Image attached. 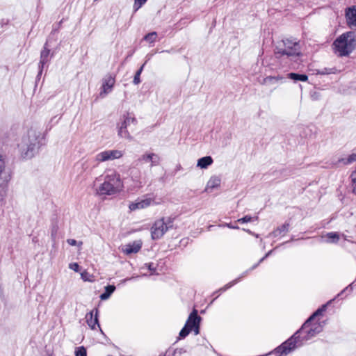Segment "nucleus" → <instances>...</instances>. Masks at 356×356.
<instances>
[{"instance_id":"obj_1","label":"nucleus","mask_w":356,"mask_h":356,"mask_svg":"<svg viewBox=\"0 0 356 356\" xmlns=\"http://www.w3.org/2000/svg\"><path fill=\"white\" fill-rule=\"evenodd\" d=\"M44 140V136L36 125L27 128L17 143V149L24 159H31L38 152Z\"/></svg>"},{"instance_id":"obj_2","label":"nucleus","mask_w":356,"mask_h":356,"mask_svg":"<svg viewBox=\"0 0 356 356\" xmlns=\"http://www.w3.org/2000/svg\"><path fill=\"white\" fill-rule=\"evenodd\" d=\"M274 54L277 58L286 56L293 60L302 55L301 47L296 40L286 38L277 42Z\"/></svg>"},{"instance_id":"obj_3","label":"nucleus","mask_w":356,"mask_h":356,"mask_svg":"<svg viewBox=\"0 0 356 356\" xmlns=\"http://www.w3.org/2000/svg\"><path fill=\"white\" fill-rule=\"evenodd\" d=\"M334 49L339 56H348L356 48V34L348 31L337 38L333 43Z\"/></svg>"},{"instance_id":"obj_4","label":"nucleus","mask_w":356,"mask_h":356,"mask_svg":"<svg viewBox=\"0 0 356 356\" xmlns=\"http://www.w3.org/2000/svg\"><path fill=\"white\" fill-rule=\"evenodd\" d=\"M123 183L120 179V175L113 172L110 175H106L104 181L99 186L97 193L100 195H114L122 191Z\"/></svg>"},{"instance_id":"obj_5","label":"nucleus","mask_w":356,"mask_h":356,"mask_svg":"<svg viewBox=\"0 0 356 356\" xmlns=\"http://www.w3.org/2000/svg\"><path fill=\"white\" fill-rule=\"evenodd\" d=\"M301 328L297 331L291 338L282 343L274 350L275 353L279 354V356L286 355L293 350L296 347L302 345Z\"/></svg>"},{"instance_id":"obj_6","label":"nucleus","mask_w":356,"mask_h":356,"mask_svg":"<svg viewBox=\"0 0 356 356\" xmlns=\"http://www.w3.org/2000/svg\"><path fill=\"white\" fill-rule=\"evenodd\" d=\"M172 227V220L170 218H161L156 220L151 227V236L153 240L161 238L164 234Z\"/></svg>"},{"instance_id":"obj_7","label":"nucleus","mask_w":356,"mask_h":356,"mask_svg":"<svg viewBox=\"0 0 356 356\" xmlns=\"http://www.w3.org/2000/svg\"><path fill=\"white\" fill-rule=\"evenodd\" d=\"M201 318L197 315V310L194 309L189 315L185 326L179 332L181 338L186 337L191 330L194 331L195 335L200 332V323Z\"/></svg>"},{"instance_id":"obj_8","label":"nucleus","mask_w":356,"mask_h":356,"mask_svg":"<svg viewBox=\"0 0 356 356\" xmlns=\"http://www.w3.org/2000/svg\"><path fill=\"white\" fill-rule=\"evenodd\" d=\"M124 152L118 149L104 150L96 154L95 161L102 163L120 159L123 156Z\"/></svg>"},{"instance_id":"obj_9","label":"nucleus","mask_w":356,"mask_h":356,"mask_svg":"<svg viewBox=\"0 0 356 356\" xmlns=\"http://www.w3.org/2000/svg\"><path fill=\"white\" fill-rule=\"evenodd\" d=\"M11 178V172L6 166L4 157L0 154V188L6 186Z\"/></svg>"},{"instance_id":"obj_10","label":"nucleus","mask_w":356,"mask_h":356,"mask_svg":"<svg viewBox=\"0 0 356 356\" xmlns=\"http://www.w3.org/2000/svg\"><path fill=\"white\" fill-rule=\"evenodd\" d=\"M136 120L135 118L130 115L129 113L124 116V121L118 129V136L122 138L131 139V136L127 131V127L131 124H136Z\"/></svg>"},{"instance_id":"obj_11","label":"nucleus","mask_w":356,"mask_h":356,"mask_svg":"<svg viewBox=\"0 0 356 356\" xmlns=\"http://www.w3.org/2000/svg\"><path fill=\"white\" fill-rule=\"evenodd\" d=\"M154 204H156L154 198L145 197L143 199H138L136 202L130 203L129 205V209L130 211H136L138 209L147 208Z\"/></svg>"},{"instance_id":"obj_12","label":"nucleus","mask_w":356,"mask_h":356,"mask_svg":"<svg viewBox=\"0 0 356 356\" xmlns=\"http://www.w3.org/2000/svg\"><path fill=\"white\" fill-rule=\"evenodd\" d=\"M142 247V241L140 240L133 241L122 246V252L125 254H135L140 251Z\"/></svg>"},{"instance_id":"obj_13","label":"nucleus","mask_w":356,"mask_h":356,"mask_svg":"<svg viewBox=\"0 0 356 356\" xmlns=\"http://www.w3.org/2000/svg\"><path fill=\"white\" fill-rule=\"evenodd\" d=\"M115 84V79L111 74L106 75L103 79L102 90L100 92L101 96H105L111 92Z\"/></svg>"},{"instance_id":"obj_14","label":"nucleus","mask_w":356,"mask_h":356,"mask_svg":"<svg viewBox=\"0 0 356 356\" xmlns=\"http://www.w3.org/2000/svg\"><path fill=\"white\" fill-rule=\"evenodd\" d=\"M310 325H311V322L309 323V325L307 327V328H306L301 332V334L303 332L306 333V335L302 337V340H309L312 337L315 336L316 334L321 332V330H322V327L319 324H314L312 325V327H310Z\"/></svg>"},{"instance_id":"obj_15","label":"nucleus","mask_w":356,"mask_h":356,"mask_svg":"<svg viewBox=\"0 0 356 356\" xmlns=\"http://www.w3.org/2000/svg\"><path fill=\"white\" fill-rule=\"evenodd\" d=\"M98 312L99 311L97 309H95L90 312L89 313L86 314V315L87 324L92 330H95L96 325H97L99 327L97 317Z\"/></svg>"},{"instance_id":"obj_16","label":"nucleus","mask_w":356,"mask_h":356,"mask_svg":"<svg viewBox=\"0 0 356 356\" xmlns=\"http://www.w3.org/2000/svg\"><path fill=\"white\" fill-rule=\"evenodd\" d=\"M346 22L349 27L356 28V9L350 7L346 10Z\"/></svg>"},{"instance_id":"obj_17","label":"nucleus","mask_w":356,"mask_h":356,"mask_svg":"<svg viewBox=\"0 0 356 356\" xmlns=\"http://www.w3.org/2000/svg\"><path fill=\"white\" fill-rule=\"evenodd\" d=\"M139 160L146 163L149 162L151 163V167H153L159 163L160 158L154 153H149L143 154Z\"/></svg>"},{"instance_id":"obj_18","label":"nucleus","mask_w":356,"mask_h":356,"mask_svg":"<svg viewBox=\"0 0 356 356\" xmlns=\"http://www.w3.org/2000/svg\"><path fill=\"white\" fill-rule=\"evenodd\" d=\"M49 54H50V50L49 49H47V47L45 45L44 47V49L41 51V54H40V62H39L40 70H39V72H38V75H40L42 74L44 65L47 63H48Z\"/></svg>"},{"instance_id":"obj_19","label":"nucleus","mask_w":356,"mask_h":356,"mask_svg":"<svg viewBox=\"0 0 356 356\" xmlns=\"http://www.w3.org/2000/svg\"><path fill=\"white\" fill-rule=\"evenodd\" d=\"M220 179L217 176H213L207 182L205 191L211 192L213 189L218 188L220 184Z\"/></svg>"},{"instance_id":"obj_20","label":"nucleus","mask_w":356,"mask_h":356,"mask_svg":"<svg viewBox=\"0 0 356 356\" xmlns=\"http://www.w3.org/2000/svg\"><path fill=\"white\" fill-rule=\"evenodd\" d=\"M213 159L210 156L202 157L197 160V167L202 169L207 168L213 163Z\"/></svg>"},{"instance_id":"obj_21","label":"nucleus","mask_w":356,"mask_h":356,"mask_svg":"<svg viewBox=\"0 0 356 356\" xmlns=\"http://www.w3.org/2000/svg\"><path fill=\"white\" fill-rule=\"evenodd\" d=\"M325 308H326V305H323L321 308L317 309L307 321L306 322L302 325V327H301V331H303L304 330H305L306 328H307V327L309 326V323L317 316L321 314V313L325 310Z\"/></svg>"},{"instance_id":"obj_22","label":"nucleus","mask_w":356,"mask_h":356,"mask_svg":"<svg viewBox=\"0 0 356 356\" xmlns=\"http://www.w3.org/2000/svg\"><path fill=\"white\" fill-rule=\"evenodd\" d=\"M115 290L113 285H108L105 287V291L100 295V299L102 300H107Z\"/></svg>"},{"instance_id":"obj_23","label":"nucleus","mask_w":356,"mask_h":356,"mask_svg":"<svg viewBox=\"0 0 356 356\" xmlns=\"http://www.w3.org/2000/svg\"><path fill=\"white\" fill-rule=\"evenodd\" d=\"M283 79V77L277 76H268L264 79L262 83L265 85H274L278 83L279 81Z\"/></svg>"},{"instance_id":"obj_24","label":"nucleus","mask_w":356,"mask_h":356,"mask_svg":"<svg viewBox=\"0 0 356 356\" xmlns=\"http://www.w3.org/2000/svg\"><path fill=\"white\" fill-rule=\"evenodd\" d=\"M340 70H337L336 67H324L321 70H318L317 74L322 75H328L332 74H337L339 72Z\"/></svg>"},{"instance_id":"obj_25","label":"nucleus","mask_w":356,"mask_h":356,"mask_svg":"<svg viewBox=\"0 0 356 356\" xmlns=\"http://www.w3.org/2000/svg\"><path fill=\"white\" fill-rule=\"evenodd\" d=\"M325 236L327 238L326 242L330 243H337L340 238L339 234L337 232L327 233Z\"/></svg>"},{"instance_id":"obj_26","label":"nucleus","mask_w":356,"mask_h":356,"mask_svg":"<svg viewBox=\"0 0 356 356\" xmlns=\"http://www.w3.org/2000/svg\"><path fill=\"white\" fill-rule=\"evenodd\" d=\"M288 77L294 81H307L308 76L306 74H299L296 73L288 74Z\"/></svg>"},{"instance_id":"obj_27","label":"nucleus","mask_w":356,"mask_h":356,"mask_svg":"<svg viewBox=\"0 0 356 356\" xmlns=\"http://www.w3.org/2000/svg\"><path fill=\"white\" fill-rule=\"evenodd\" d=\"M289 225L288 223L284 224L280 227L277 228L273 232V235L275 236H280V235H281L282 234L286 233L288 232V230H289Z\"/></svg>"},{"instance_id":"obj_28","label":"nucleus","mask_w":356,"mask_h":356,"mask_svg":"<svg viewBox=\"0 0 356 356\" xmlns=\"http://www.w3.org/2000/svg\"><path fill=\"white\" fill-rule=\"evenodd\" d=\"M131 180L134 184V187L137 188H142L145 184L144 181L141 180L140 176L132 175Z\"/></svg>"},{"instance_id":"obj_29","label":"nucleus","mask_w":356,"mask_h":356,"mask_svg":"<svg viewBox=\"0 0 356 356\" xmlns=\"http://www.w3.org/2000/svg\"><path fill=\"white\" fill-rule=\"evenodd\" d=\"M156 38H157V33L156 32H152V33L147 34L144 37V39L147 42H148L149 43H152L156 40Z\"/></svg>"},{"instance_id":"obj_30","label":"nucleus","mask_w":356,"mask_h":356,"mask_svg":"<svg viewBox=\"0 0 356 356\" xmlns=\"http://www.w3.org/2000/svg\"><path fill=\"white\" fill-rule=\"evenodd\" d=\"M81 279L86 282H93L94 281V278H93V276L90 275L88 272L86 271H83V273H81Z\"/></svg>"},{"instance_id":"obj_31","label":"nucleus","mask_w":356,"mask_h":356,"mask_svg":"<svg viewBox=\"0 0 356 356\" xmlns=\"http://www.w3.org/2000/svg\"><path fill=\"white\" fill-rule=\"evenodd\" d=\"M143 67H144V65H143L136 72L135 76H134V81H133V83L135 84V85H138L140 83V74L143 71Z\"/></svg>"},{"instance_id":"obj_32","label":"nucleus","mask_w":356,"mask_h":356,"mask_svg":"<svg viewBox=\"0 0 356 356\" xmlns=\"http://www.w3.org/2000/svg\"><path fill=\"white\" fill-rule=\"evenodd\" d=\"M75 356H87L86 349L83 346L78 347L75 350Z\"/></svg>"},{"instance_id":"obj_33","label":"nucleus","mask_w":356,"mask_h":356,"mask_svg":"<svg viewBox=\"0 0 356 356\" xmlns=\"http://www.w3.org/2000/svg\"><path fill=\"white\" fill-rule=\"evenodd\" d=\"M147 0H134V10L137 11L143 4L145 3Z\"/></svg>"},{"instance_id":"obj_34","label":"nucleus","mask_w":356,"mask_h":356,"mask_svg":"<svg viewBox=\"0 0 356 356\" xmlns=\"http://www.w3.org/2000/svg\"><path fill=\"white\" fill-rule=\"evenodd\" d=\"M342 161L345 163V164H349V163H351L353 161H356V152H353V154H351L348 158L347 159L346 161H345L344 159H342Z\"/></svg>"},{"instance_id":"obj_35","label":"nucleus","mask_w":356,"mask_h":356,"mask_svg":"<svg viewBox=\"0 0 356 356\" xmlns=\"http://www.w3.org/2000/svg\"><path fill=\"white\" fill-rule=\"evenodd\" d=\"M353 184V191L355 194H356V170L353 172L350 175Z\"/></svg>"},{"instance_id":"obj_36","label":"nucleus","mask_w":356,"mask_h":356,"mask_svg":"<svg viewBox=\"0 0 356 356\" xmlns=\"http://www.w3.org/2000/svg\"><path fill=\"white\" fill-rule=\"evenodd\" d=\"M67 243L70 245H72V246H74V245H78L79 247H81L82 245H83V242L82 241H76L75 239H72V238H69L67 240Z\"/></svg>"},{"instance_id":"obj_37","label":"nucleus","mask_w":356,"mask_h":356,"mask_svg":"<svg viewBox=\"0 0 356 356\" xmlns=\"http://www.w3.org/2000/svg\"><path fill=\"white\" fill-rule=\"evenodd\" d=\"M252 219V218L250 216H245L243 218L238 219V222L241 223H245L250 222Z\"/></svg>"},{"instance_id":"obj_38","label":"nucleus","mask_w":356,"mask_h":356,"mask_svg":"<svg viewBox=\"0 0 356 356\" xmlns=\"http://www.w3.org/2000/svg\"><path fill=\"white\" fill-rule=\"evenodd\" d=\"M69 268L71 270H74L75 272H78L79 270V266L77 263H72L69 265Z\"/></svg>"},{"instance_id":"obj_39","label":"nucleus","mask_w":356,"mask_h":356,"mask_svg":"<svg viewBox=\"0 0 356 356\" xmlns=\"http://www.w3.org/2000/svg\"><path fill=\"white\" fill-rule=\"evenodd\" d=\"M237 281H238V280H234V281H233V282H230V283L227 284V285H225V286L223 289H222L221 290L225 291V290H226V289H229V287H231L232 286H233L234 284H235L237 282Z\"/></svg>"},{"instance_id":"obj_40","label":"nucleus","mask_w":356,"mask_h":356,"mask_svg":"<svg viewBox=\"0 0 356 356\" xmlns=\"http://www.w3.org/2000/svg\"><path fill=\"white\" fill-rule=\"evenodd\" d=\"M270 253V252L267 253L264 257L261 258V259L260 260V262L262 261L266 257H267L269 255Z\"/></svg>"},{"instance_id":"obj_41","label":"nucleus","mask_w":356,"mask_h":356,"mask_svg":"<svg viewBox=\"0 0 356 356\" xmlns=\"http://www.w3.org/2000/svg\"><path fill=\"white\" fill-rule=\"evenodd\" d=\"M148 268H149V270H152V264H149V265H148Z\"/></svg>"},{"instance_id":"obj_42","label":"nucleus","mask_w":356,"mask_h":356,"mask_svg":"<svg viewBox=\"0 0 356 356\" xmlns=\"http://www.w3.org/2000/svg\"><path fill=\"white\" fill-rule=\"evenodd\" d=\"M232 228H234V229H237V228H238V227L233 226V227H232Z\"/></svg>"}]
</instances>
